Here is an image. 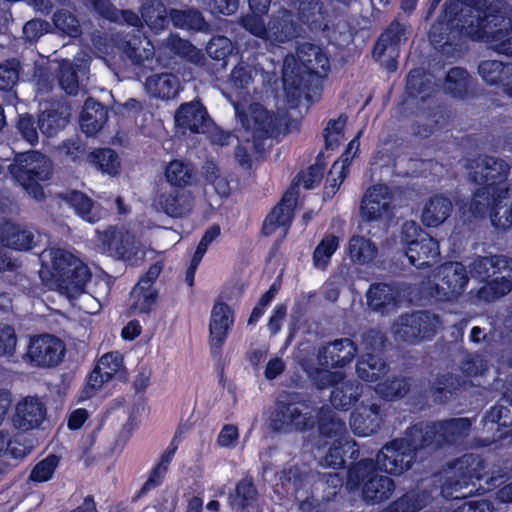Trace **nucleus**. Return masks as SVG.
Segmentation results:
<instances>
[{
    "instance_id": "bb28decb",
    "label": "nucleus",
    "mask_w": 512,
    "mask_h": 512,
    "mask_svg": "<svg viewBox=\"0 0 512 512\" xmlns=\"http://www.w3.org/2000/svg\"><path fill=\"white\" fill-rule=\"evenodd\" d=\"M45 407L36 397H25L15 406L12 421L16 429L28 431L38 427L45 418Z\"/></svg>"
},
{
    "instance_id": "e2e57ef3",
    "label": "nucleus",
    "mask_w": 512,
    "mask_h": 512,
    "mask_svg": "<svg viewBox=\"0 0 512 512\" xmlns=\"http://www.w3.org/2000/svg\"><path fill=\"white\" fill-rule=\"evenodd\" d=\"M309 378L317 389L323 390L333 387L338 380L343 378V374L340 372H332L326 367H317L309 371Z\"/></svg>"
},
{
    "instance_id": "20e7f679",
    "label": "nucleus",
    "mask_w": 512,
    "mask_h": 512,
    "mask_svg": "<svg viewBox=\"0 0 512 512\" xmlns=\"http://www.w3.org/2000/svg\"><path fill=\"white\" fill-rule=\"evenodd\" d=\"M297 54L299 62L294 60L292 67L285 62L282 70L284 95L290 108H297L303 96L310 99L311 93L318 95L322 90L320 79L330 70L329 57L315 44H302Z\"/></svg>"
},
{
    "instance_id": "a19ab883",
    "label": "nucleus",
    "mask_w": 512,
    "mask_h": 512,
    "mask_svg": "<svg viewBox=\"0 0 512 512\" xmlns=\"http://www.w3.org/2000/svg\"><path fill=\"white\" fill-rule=\"evenodd\" d=\"M404 32L403 25L396 20L392 21L376 41L373 48L374 56L380 59L387 50L396 51L402 41Z\"/></svg>"
},
{
    "instance_id": "473e14b6",
    "label": "nucleus",
    "mask_w": 512,
    "mask_h": 512,
    "mask_svg": "<svg viewBox=\"0 0 512 512\" xmlns=\"http://www.w3.org/2000/svg\"><path fill=\"white\" fill-rule=\"evenodd\" d=\"M453 210L452 201L444 195L430 197L422 211V222L427 227H438L444 223Z\"/></svg>"
},
{
    "instance_id": "774afa93",
    "label": "nucleus",
    "mask_w": 512,
    "mask_h": 512,
    "mask_svg": "<svg viewBox=\"0 0 512 512\" xmlns=\"http://www.w3.org/2000/svg\"><path fill=\"white\" fill-rule=\"evenodd\" d=\"M99 370L104 373L106 379H111L123 368V357L119 352L104 354L97 363Z\"/></svg>"
},
{
    "instance_id": "338daca9",
    "label": "nucleus",
    "mask_w": 512,
    "mask_h": 512,
    "mask_svg": "<svg viewBox=\"0 0 512 512\" xmlns=\"http://www.w3.org/2000/svg\"><path fill=\"white\" fill-rule=\"evenodd\" d=\"M59 83L68 94L74 95L78 91V79L73 64L68 60H63L60 64Z\"/></svg>"
},
{
    "instance_id": "37998d69",
    "label": "nucleus",
    "mask_w": 512,
    "mask_h": 512,
    "mask_svg": "<svg viewBox=\"0 0 512 512\" xmlns=\"http://www.w3.org/2000/svg\"><path fill=\"white\" fill-rule=\"evenodd\" d=\"M340 239L333 233H326L315 247L312 254L313 266L321 271L327 270L332 256L339 248Z\"/></svg>"
},
{
    "instance_id": "ea45409f",
    "label": "nucleus",
    "mask_w": 512,
    "mask_h": 512,
    "mask_svg": "<svg viewBox=\"0 0 512 512\" xmlns=\"http://www.w3.org/2000/svg\"><path fill=\"white\" fill-rule=\"evenodd\" d=\"M148 92L162 99L175 97L180 90V81L171 73H163L151 76L146 81Z\"/></svg>"
},
{
    "instance_id": "603ef678",
    "label": "nucleus",
    "mask_w": 512,
    "mask_h": 512,
    "mask_svg": "<svg viewBox=\"0 0 512 512\" xmlns=\"http://www.w3.org/2000/svg\"><path fill=\"white\" fill-rule=\"evenodd\" d=\"M170 19L174 26L181 29H193L199 31H206L208 25L202 17L201 13L197 10H171Z\"/></svg>"
},
{
    "instance_id": "6e6552de",
    "label": "nucleus",
    "mask_w": 512,
    "mask_h": 512,
    "mask_svg": "<svg viewBox=\"0 0 512 512\" xmlns=\"http://www.w3.org/2000/svg\"><path fill=\"white\" fill-rule=\"evenodd\" d=\"M307 408L304 397L296 391H282L275 402L271 426L275 431H307L313 429L316 420Z\"/></svg>"
},
{
    "instance_id": "de8ad7c7",
    "label": "nucleus",
    "mask_w": 512,
    "mask_h": 512,
    "mask_svg": "<svg viewBox=\"0 0 512 512\" xmlns=\"http://www.w3.org/2000/svg\"><path fill=\"white\" fill-rule=\"evenodd\" d=\"M141 16L147 26L159 32L168 24L167 9L160 0H147L141 9Z\"/></svg>"
},
{
    "instance_id": "72a5a7b5",
    "label": "nucleus",
    "mask_w": 512,
    "mask_h": 512,
    "mask_svg": "<svg viewBox=\"0 0 512 512\" xmlns=\"http://www.w3.org/2000/svg\"><path fill=\"white\" fill-rule=\"evenodd\" d=\"M0 238L3 245L15 250H29L35 244V235L30 229L8 222L0 227Z\"/></svg>"
},
{
    "instance_id": "ddd939ff",
    "label": "nucleus",
    "mask_w": 512,
    "mask_h": 512,
    "mask_svg": "<svg viewBox=\"0 0 512 512\" xmlns=\"http://www.w3.org/2000/svg\"><path fill=\"white\" fill-rule=\"evenodd\" d=\"M97 233L101 248L108 255L130 261L133 265L143 260L145 252L141 243L130 232L110 227Z\"/></svg>"
},
{
    "instance_id": "c03bdc74",
    "label": "nucleus",
    "mask_w": 512,
    "mask_h": 512,
    "mask_svg": "<svg viewBox=\"0 0 512 512\" xmlns=\"http://www.w3.org/2000/svg\"><path fill=\"white\" fill-rule=\"evenodd\" d=\"M471 76L465 68L452 67L446 74L444 87L454 98L465 99L468 96Z\"/></svg>"
},
{
    "instance_id": "412c9836",
    "label": "nucleus",
    "mask_w": 512,
    "mask_h": 512,
    "mask_svg": "<svg viewBox=\"0 0 512 512\" xmlns=\"http://www.w3.org/2000/svg\"><path fill=\"white\" fill-rule=\"evenodd\" d=\"M301 27L285 12L281 16H273L268 25L258 14V39H272L278 43H286L300 36Z\"/></svg>"
},
{
    "instance_id": "423d86ee",
    "label": "nucleus",
    "mask_w": 512,
    "mask_h": 512,
    "mask_svg": "<svg viewBox=\"0 0 512 512\" xmlns=\"http://www.w3.org/2000/svg\"><path fill=\"white\" fill-rule=\"evenodd\" d=\"M323 175L324 168L319 164L310 165L306 170L299 171L293 178L290 189L265 217L261 227L262 235L269 236L278 228H283L286 234L292 224L298 198V191H294V188L303 186L305 189H313L320 184Z\"/></svg>"
},
{
    "instance_id": "c85d7f7f",
    "label": "nucleus",
    "mask_w": 512,
    "mask_h": 512,
    "mask_svg": "<svg viewBox=\"0 0 512 512\" xmlns=\"http://www.w3.org/2000/svg\"><path fill=\"white\" fill-rule=\"evenodd\" d=\"M210 120L206 109L199 102L182 104L175 113V124L192 133H204Z\"/></svg>"
},
{
    "instance_id": "c756f323",
    "label": "nucleus",
    "mask_w": 512,
    "mask_h": 512,
    "mask_svg": "<svg viewBox=\"0 0 512 512\" xmlns=\"http://www.w3.org/2000/svg\"><path fill=\"white\" fill-rule=\"evenodd\" d=\"M237 116L241 123V126L249 133L245 143L239 145L235 150V158L238 164L245 170H249L252 167L253 155L256 152V132L254 127L256 126V116L252 107L249 108L250 114L240 111L236 108Z\"/></svg>"
},
{
    "instance_id": "f8f14e48",
    "label": "nucleus",
    "mask_w": 512,
    "mask_h": 512,
    "mask_svg": "<svg viewBox=\"0 0 512 512\" xmlns=\"http://www.w3.org/2000/svg\"><path fill=\"white\" fill-rule=\"evenodd\" d=\"M360 216L364 222L391 221L395 216V195L383 183L370 186L360 203Z\"/></svg>"
},
{
    "instance_id": "052dcab7",
    "label": "nucleus",
    "mask_w": 512,
    "mask_h": 512,
    "mask_svg": "<svg viewBox=\"0 0 512 512\" xmlns=\"http://www.w3.org/2000/svg\"><path fill=\"white\" fill-rule=\"evenodd\" d=\"M347 121V116L341 114L338 119H330L323 130L325 148L333 150L340 144L339 137L343 134V129Z\"/></svg>"
},
{
    "instance_id": "4be33fe9",
    "label": "nucleus",
    "mask_w": 512,
    "mask_h": 512,
    "mask_svg": "<svg viewBox=\"0 0 512 512\" xmlns=\"http://www.w3.org/2000/svg\"><path fill=\"white\" fill-rule=\"evenodd\" d=\"M465 384V380L451 372L438 373L427 386L426 393L435 405H445L456 400Z\"/></svg>"
},
{
    "instance_id": "8fccbe9b",
    "label": "nucleus",
    "mask_w": 512,
    "mask_h": 512,
    "mask_svg": "<svg viewBox=\"0 0 512 512\" xmlns=\"http://www.w3.org/2000/svg\"><path fill=\"white\" fill-rule=\"evenodd\" d=\"M355 441L343 440L341 444L333 442L323 458L324 465L333 469H341L345 467V454L351 450V458L357 457L359 454Z\"/></svg>"
},
{
    "instance_id": "bf43d9fd",
    "label": "nucleus",
    "mask_w": 512,
    "mask_h": 512,
    "mask_svg": "<svg viewBox=\"0 0 512 512\" xmlns=\"http://www.w3.org/2000/svg\"><path fill=\"white\" fill-rule=\"evenodd\" d=\"M53 23L58 32L77 37L80 35V24L76 17L66 10H59L53 16Z\"/></svg>"
},
{
    "instance_id": "0eeeda50",
    "label": "nucleus",
    "mask_w": 512,
    "mask_h": 512,
    "mask_svg": "<svg viewBox=\"0 0 512 512\" xmlns=\"http://www.w3.org/2000/svg\"><path fill=\"white\" fill-rule=\"evenodd\" d=\"M379 471L377 463L370 458L353 463L347 471V489L361 490L363 500L369 504L386 501L392 495L395 483L388 476L380 475Z\"/></svg>"
},
{
    "instance_id": "a878e982",
    "label": "nucleus",
    "mask_w": 512,
    "mask_h": 512,
    "mask_svg": "<svg viewBox=\"0 0 512 512\" xmlns=\"http://www.w3.org/2000/svg\"><path fill=\"white\" fill-rule=\"evenodd\" d=\"M477 71L486 85L501 88L507 96H512V63L494 59L482 60Z\"/></svg>"
},
{
    "instance_id": "49530a36",
    "label": "nucleus",
    "mask_w": 512,
    "mask_h": 512,
    "mask_svg": "<svg viewBox=\"0 0 512 512\" xmlns=\"http://www.w3.org/2000/svg\"><path fill=\"white\" fill-rule=\"evenodd\" d=\"M88 163L108 175H117L120 171V160L116 152L109 148L96 149L87 156Z\"/></svg>"
},
{
    "instance_id": "dca6fc26",
    "label": "nucleus",
    "mask_w": 512,
    "mask_h": 512,
    "mask_svg": "<svg viewBox=\"0 0 512 512\" xmlns=\"http://www.w3.org/2000/svg\"><path fill=\"white\" fill-rule=\"evenodd\" d=\"M65 355L63 342L50 334L34 336L30 339L23 360L40 368H51L59 365Z\"/></svg>"
},
{
    "instance_id": "7c9ffc66",
    "label": "nucleus",
    "mask_w": 512,
    "mask_h": 512,
    "mask_svg": "<svg viewBox=\"0 0 512 512\" xmlns=\"http://www.w3.org/2000/svg\"><path fill=\"white\" fill-rule=\"evenodd\" d=\"M361 395V387L356 381L338 380L332 387L329 401L339 411H348L358 401Z\"/></svg>"
},
{
    "instance_id": "9d476101",
    "label": "nucleus",
    "mask_w": 512,
    "mask_h": 512,
    "mask_svg": "<svg viewBox=\"0 0 512 512\" xmlns=\"http://www.w3.org/2000/svg\"><path fill=\"white\" fill-rule=\"evenodd\" d=\"M9 172L36 200H41L44 193L38 182L49 179L52 163L45 155L30 151L18 155L9 165Z\"/></svg>"
},
{
    "instance_id": "1a4fd4ad",
    "label": "nucleus",
    "mask_w": 512,
    "mask_h": 512,
    "mask_svg": "<svg viewBox=\"0 0 512 512\" xmlns=\"http://www.w3.org/2000/svg\"><path fill=\"white\" fill-rule=\"evenodd\" d=\"M449 475L442 485L441 494L446 499L459 500L466 498V494H456L475 481H480L486 474V463L480 455L466 453L453 460L449 465Z\"/></svg>"
},
{
    "instance_id": "6ab92c4d",
    "label": "nucleus",
    "mask_w": 512,
    "mask_h": 512,
    "mask_svg": "<svg viewBox=\"0 0 512 512\" xmlns=\"http://www.w3.org/2000/svg\"><path fill=\"white\" fill-rule=\"evenodd\" d=\"M233 324L234 312L232 308L220 299L216 300L209 319V340L214 355L220 353Z\"/></svg>"
},
{
    "instance_id": "aec40b11",
    "label": "nucleus",
    "mask_w": 512,
    "mask_h": 512,
    "mask_svg": "<svg viewBox=\"0 0 512 512\" xmlns=\"http://www.w3.org/2000/svg\"><path fill=\"white\" fill-rule=\"evenodd\" d=\"M358 352L356 343L349 338H340L327 343L318 350V361L322 367L344 368Z\"/></svg>"
},
{
    "instance_id": "b1692460",
    "label": "nucleus",
    "mask_w": 512,
    "mask_h": 512,
    "mask_svg": "<svg viewBox=\"0 0 512 512\" xmlns=\"http://www.w3.org/2000/svg\"><path fill=\"white\" fill-rule=\"evenodd\" d=\"M510 410L502 405H494L486 411L481 423L483 430L491 431V435L485 438V445L500 442L512 435V417Z\"/></svg>"
},
{
    "instance_id": "4c0bfd02",
    "label": "nucleus",
    "mask_w": 512,
    "mask_h": 512,
    "mask_svg": "<svg viewBox=\"0 0 512 512\" xmlns=\"http://www.w3.org/2000/svg\"><path fill=\"white\" fill-rule=\"evenodd\" d=\"M256 502V486L252 477L241 480L229 494L232 509L241 512H253Z\"/></svg>"
},
{
    "instance_id": "e433bc0d",
    "label": "nucleus",
    "mask_w": 512,
    "mask_h": 512,
    "mask_svg": "<svg viewBox=\"0 0 512 512\" xmlns=\"http://www.w3.org/2000/svg\"><path fill=\"white\" fill-rule=\"evenodd\" d=\"M106 120L105 108L92 99L86 100L80 116L82 131L89 136L95 135L101 130Z\"/></svg>"
},
{
    "instance_id": "864d4df0",
    "label": "nucleus",
    "mask_w": 512,
    "mask_h": 512,
    "mask_svg": "<svg viewBox=\"0 0 512 512\" xmlns=\"http://www.w3.org/2000/svg\"><path fill=\"white\" fill-rule=\"evenodd\" d=\"M70 114L66 110H47L39 116L38 126L40 131L53 136L62 130L69 121Z\"/></svg>"
},
{
    "instance_id": "69168bd1",
    "label": "nucleus",
    "mask_w": 512,
    "mask_h": 512,
    "mask_svg": "<svg viewBox=\"0 0 512 512\" xmlns=\"http://www.w3.org/2000/svg\"><path fill=\"white\" fill-rule=\"evenodd\" d=\"M203 169L206 181L214 186L215 192L221 197H227L230 193L229 182L219 174L216 165L214 163H207Z\"/></svg>"
},
{
    "instance_id": "79ce46f5",
    "label": "nucleus",
    "mask_w": 512,
    "mask_h": 512,
    "mask_svg": "<svg viewBox=\"0 0 512 512\" xmlns=\"http://www.w3.org/2000/svg\"><path fill=\"white\" fill-rule=\"evenodd\" d=\"M159 204L166 214L172 217H182L192 210L193 200L190 193L176 191L161 195Z\"/></svg>"
},
{
    "instance_id": "f3484780",
    "label": "nucleus",
    "mask_w": 512,
    "mask_h": 512,
    "mask_svg": "<svg viewBox=\"0 0 512 512\" xmlns=\"http://www.w3.org/2000/svg\"><path fill=\"white\" fill-rule=\"evenodd\" d=\"M287 114H280L268 111L258 102V162L264 161L268 153L265 150V140L271 139L269 146L273 141H279L280 136L288 133Z\"/></svg>"
},
{
    "instance_id": "f257e3e1",
    "label": "nucleus",
    "mask_w": 512,
    "mask_h": 512,
    "mask_svg": "<svg viewBox=\"0 0 512 512\" xmlns=\"http://www.w3.org/2000/svg\"><path fill=\"white\" fill-rule=\"evenodd\" d=\"M467 417L436 421H418L404 431V436L386 443L374 463L380 471L399 476L411 469L419 451L436 452L462 442L472 428Z\"/></svg>"
},
{
    "instance_id": "39448f33",
    "label": "nucleus",
    "mask_w": 512,
    "mask_h": 512,
    "mask_svg": "<svg viewBox=\"0 0 512 512\" xmlns=\"http://www.w3.org/2000/svg\"><path fill=\"white\" fill-rule=\"evenodd\" d=\"M40 278L60 294L75 295L90 279L88 267L72 253L62 248H50L41 253Z\"/></svg>"
},
{
    "instance_id": "cd10ccee",
    "label": "nucleus",
    "mask_w": 512,
    "mask_h": 512,
    "mask_svg": "<svg viewBox=\"0 0 512 512\" xmlns=\"http://www.w3.org/2000/svg\"><path fill=\"white\" fill-rule=\"evenodd\" d=\"M512 260L504 255L476 256L469 264V274L479 282L486 283L493 276L511 268Z\"/></svg>"
},
{
    "instance_id": "f704fd0d",
    "label": "nucleus",
    "mask_w": 512,
    "mask_h": 512,
    "mask_svg": "<svg viewBox=\"0 0 512 512\" xmlns=\"http://www.w3.org/2000/svg\"><path fill=\"white\" fill-rule=\"evenodd\" d=\"M388 364L378 354H362L356 362V374L364 382L374 383L386 375Z\"/></svg>"
},
{
    "instance_id": "3c124183",
    "label": "nucleus",
    "mask_w": 512,
    "mask_h": 512,
    "mask_svg": "<svg viewBox=\"0 0 512 512\" xmlns=\"http://www.w3.org/2000/svg\"><path fill=\"white\" fill-rule=\"evenodd\" d=\"M426 506V497L415 490L405 492L392 501L383 512H419Z\"/></svg>"
},
{
    "instance_id": "4d7b16f0",
    "label": "nucleus",
    "mask_w": 512,
    "mask_h": 512,
    "mask_svg": "<svg viewBox=\"0 0 512 512\" xmlns=\"http://www.w3.org/2000/svg\"><path fill=\"white\" fill-rule=\"evenodd\" d=\"M125 53L135 63L151 59L155 54L153 44L147 38L135 37L125 45Z\"/></svg>"
},
{
    "instance_id": "c9c22d12",
    "label": "nucleus",
    "mask_w": 512,
    "mask_h": 512,
    "mask_svg": "<svg viewBox=\"0 0 512 512\" xmlns=\"http://www.w3.org/2000/svg\"><path fill=\"white\" fill-rule=\"evenodd\" d=\"M318 432L320 436L333 439L337 444L347 440V427L345 421L340 419L331 410H321L317 419Z\"/></svg>"
},
{
    "instance_id": "0e129e2a",
    "label": "nucleus",
    "mask_w": 512,
    "mask_h": 512,
    "mask_svg": "<svg viewBox=\"0 0 512 512\" xmlns=\"http://www.w3.org/2000/svg\"><path fill=\"white\" fill-rule=\"evenodd\" d=\"M59 459L55 455H49L35 465L30 473V479L34 482H46L53 476Z\"/></svg>"
},
{
    "instance_id": "393cba45",
    "label": "nucleus",
    "mask_w": 512,
    "mask_h": 512,
    "mask_svg": "<svg viewBox=\"0 0 512 512\" xmlns=\"http://www.w3.org/2000/svg\"><path fill=\"white\" fill-rule=\"evenodd\" d=\"M383 423L381 406L378 403L364 405L362 402L350 415V427L358 437H366L376 433Z\"/></svg>"
},
{
    "instance_id": "09e8293b",
    "label": "nucleus",
    "mask_w": 512,
    "mask_h": 512,
    "mask_svg": "<svg viewBox=\"0 0 512 512\" xmlns=\"http://www.w3.org/2000/svg\"><path fill=\"white\" fill-rule=\"evenodd\" d=\"M66 200L75 212L85 221L95 223L101 218L98 206L84 193L73 191L67 195Z\"/></svg>"
},
{
    "instance_id": "a18cd8bd",
    "label": "nucleus",
    "mask_w": 512,
    "mask_h": 512,
    "mask_svg": "<svg viewBox=\"0 0 512 512\" xmlns=\"http://www.w3.org/2000/svg\"><path fill=\"white\" fill-rule=\"evenodd\" d=\"M348 255L352 262L361 265L369 264L377 255V247L361 235H353L348 242Z\"/></svg>"
},
{
    "instance_id": "5fc2aeb1",
    "label": "nucleus",
    "mask_w": 512,
    "mask_h": 512,
    "mask_svg": "<svg viewBox=\"0 0 512 512\" xmlns=\"http://www.w3.org/2000/svg\"><path fill=\"white\" fill-rule=\"evenodd\" d=\"M500 15L505 17V22H503V24L506 26V27H503L506 28L505 30L501 31L498 35H497V39H492V38H487L486 41H489V42H493L496 44V50L501 53V54H504V55H507V56H512V35H510V33L512 32V18L508 15L507 13V9H506V3L504 0H501V5H500ZM502 25V22L500 23ZM502 29V27H500Z\"/></svg>"
},
{
    "instance_id": "4468645a",
    "label": "nucleus",
    "mask_w": 512,
    "mask_h": 512,
    "mask_svg": "<svg viewBox=\"0 0 512 512\" xmlns=\"http://www.w3.org/2000/svg\"><path fill=\"white\" fill-rule=\"evenodd\" d=\"M438 282L431 287V294L437 300L449 302L461 296L469 283V275L461 262H447L441 265L437 273Z\"/></svg>"
},
{
    "instance_id": "2eb2a0df",
    "label": "nucleus",
    "mask_w": 512,
    "mask_h": 512,
    "mask_svg": "<svg viewBox=\"0 0 512 512\" xmlns=\"http://www.w3.org/2000/svg\"><path fill=\"white\" fill-rule=\"evenodd\" d=\"M439 317L428 310L406 313L399 317L395 333L410 344L431 340L437 332Z\"/></svg>"
},
{
    "instance_id": "a211bd4d",
    "label": "nucleus",
    "mask_w": 512,
    "mask_h": 512,
    "mask_svg": "<svg viewBox=\"0 0 512 512\" xmlns=\"http://www.w3.org/2000/svg\"><path fill=\"white\" fill-rule=\"evenodd\" d=\"M162 269L163 265L160 262L152 264L135 285L131 291V313H149L152 310L158 297V292L153 288V283L159 277Z\"/></svg>"
},
{
    "instance_id": "6e6d98bb",
    "label": "nucleus",
    "mask_w": 512,
    "mask_h": 512,
    "mask_svg": "<svg viewBox=\"0 0 512 512\" xmlns=\"http://www.w3.org/2000/svg\"><path fill=\"white\" fill-rule=\"evenodd\" d=\"M193 172V167L189 163L174 160L166 166L165 176L170 184L183 187L190 183Z\"/></svg>"
},
{
    "instance_id": "58836bf2",
    "label": "nucleus",
    "mask_w": 512,
    "mask_h": 512,
    "mask_svg": "<svg viewBox=\"0 0 512 512\" xmlns=\"http://www.w3.org/2000/svg\"><path fill=\"white\" fill-rule=\"evenodd\" d=\"M511 268L505 273H501L490 278L484 286L477 291V298L485 302H490L507 295L512 290Z\"/></svg>"
},
{
    "instance_id": "9b49d317",
    "label": "nucleus",
    "mask_w": 512,
    "mask_h": 512,
    "mask_svg": "<svg viewBox=\"0 0 512 512\" xmlns=\"http://www.w3.org/2000/svg\"><path fill=\"white\" fill-rule=\"evenodd\" d=\"M405 255L417 269L429 268L440 257L439 242L425 232L415 221H406L401 230Z\"/></svg>"
},
{
    "instance_id": "f03ea898",
    "label": "nucleus",
    "mask_w": 512,
    "mask_h": 512,
    "mask_svg": "<svg viewBox=\"0 0 512 512\" xmlns=\"http://www.w3.org/2000/svg\"><path fill=\"white\" fill-rule=\"evenodd\" d=\"M501 0H445L441 12L428 32L435 48L456 46L463 38L497 39L506 27L500 13ZM506 28H504L505 30Z\"/></svg>"
},
{
    "instance_id": "5701e85b",
    "label": "nucleus",
    "mask_w": 512,
    "mask_h": 512,
    "mask_svg": "<svg viewBox=\"0 0 512 512\" xmlns=\"http://www.w3.org/2000/svg\"><path fill=\"white\" fill-rule=\"evenodd\" d=\"M297 6L299 20L313 33L329 36L330 15L320 0H292Z\"/></svg>"
},
{
    "instance_id": "13d9d810",
    "label": "nucleus",
    "mask_w": 512,
    "mask_h": 512,
    "mask_svg": "<svg viewBox=\"0 0 512 512\" xmlns=\"http://www.w3.org/2000/svg\"><path fill=\"white\" fill-rule=\"evenodd\" d=\"M430 89V81L420 69H412L406 77V91L410 97H421Z\"/></svg>"
},
{
    "instance_id": "7ed1b4c3",
    "label": "nucleus",
    "mask_w": 512,
    "mask_h": 512,
    "mask_svg": "<svg viewBox=\"0 0 512 512\" xmlns=\"http://www.w3.org/2000/svg\"><path fill=\"white\" fill-rule=\"evenodd\" d=\"M480 171L470 173L477 184L469 202L468 211L474 218H483L489 212L491 224L502 230L512 227V191L507 184L510 166L501 159L484 155Z\"/></svg>"
},
{
    "instance_id": "680f3d73",
    "label": "nucleus",
    "mask_w": 512,
    "mask_h": 512,
    "mask_svg": "<svg viewBox=\"0 0 512 512\" xmlns=\"http://www.w3.org/2000/svg\"><path fill=\"white\" fill-rule=\"evenodd\" d=\"M174 450H170L165 452L160 459V462L155 466L152 470L149 478L142 486L140 493H146L147 491L157 487L163 481L166 472L168 470V466L173 458Z\"/></svg>"
},
{
    "instance_id": "2f4dec72",
    "label": "nucleus",
    "mask_w": 512,
    "mask_h": 512,
    "mask_svg": "<svg viewBox=\"0 0 512 512\" xmlns=\"http://www.w3.org/2000/svg\"><path fill=\"white\" fill-rule=\"evenodd\" d=\"M368 306L376 312L385 313L395 308L398 303V293L387 283L372 284L366 294Z\"/></svg>"
}]
</instances>
